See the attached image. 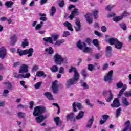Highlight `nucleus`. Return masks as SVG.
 <instances>
[{
	"mask_svg": "<svg viewBox=\"0 0 131 131\" xmlns=\"http://www.w3.org/2000/svg\"><path fill=\"white\" fill-rule=\"evenodd\" d=\"M79 15V12H78V9L75 8L72 12L71 15L69 17V19L71 20H73V18H74V16H78Z\"/></svg>",
	"mask_w": 131,
	"mask_h": 131,
	"instance_id": "obj_15",
	"label": "nucleus"
},
{
	"mask_svg": "<svg viewBox=\"0 0 131 131\" xmlns=\"http://www.w3.org/2000/svg\"><path fill=\"white\" fill-rule=\"evenodd\" d=\"M129 15V13L126 11H125L123 13L122 15L121 16H122L123 18V17H126V16H128Z\"/></svg>",
	"mask_w": 131,
	"mask_h": 131,
	"instance_id": "obj_63",
	"label": "nucleus"
},
{
	"mask_svg": "<svg viewBox=\"0 0 131 131\" xmlns=\"http://www.w3.org/2000/svg\"><path fill=\"white\" fill-rule=\"evenodd\" d=\"M115 15H116L115 13H111L107 14V18H111L112 17H114V16H115Z\"/></svg>",
	"mask_w": 131,
	"mask_h": 131,
	"instance_id": "obj_61",
	"label": "nucleus"
},
{
	"mask_svg": "<svg viewBox=\"0 0 131 131\" xmlns=\"http://www.w3.org/2000/svg\"><path fill=\"white\" fill-rule=\"evenodd\" d=\"M58 37H59V35L58 34H54L51 36V38H52V39H53V40H54V41H56V40L58 39Z\"/></svg>",
	"mask_w": 131,
	"mask_h": 131,
	"instance_id": "obj_49",
	"label": "nucleus"
},
{
	"mask_svg": "<svg viewBox=\"0 0 131 131\" xmlns=\"http://www.w3.org/2000/svg\"><path fill=\"white\" fill-rule=\"evenodd\" d=\"M17 108H21V109H25V108H27V105L19 104L17 105Z\"/></svg>",
	"mask_w": 131,
	"mask_h": 131,
	"instance_id": "obj_55",
	"label": "nucleus"
},
{
	"mask_svg": "<svg viewBox=\"0 0 131 131\" xmlns=\"http://www.w3.org/2000/svg\"><path fill=\"white\" fill-rule=\"evenodd\" d=\"M25 113H23L22 112H19L17 113V116H18L19 118H24V117H25Z\"/></svg>",
	"mask_w": 131,
	"mask_h": 131,
	"instance_id": "obj_42",
	"label": "nucleus"
},
{
	"mask_svg": "<svg viewBox=\"0 0 131 131\" xmlns=\"http://www.w3.org/2000/svg\"><path fill=\"white\" fill-rule=\"evenodd\" d=\"M29 45V43L28 42V41H27V39H24V41L21 43V47L25 49V47H28Z\"/></svg>",
	"mask_w": 131,
	"mask_h": 131,
	"instance_id": "obj_35",
	"label": "nucleus"
},
{
	"mask_svg": "<svg viewBox=\"0 0 131 131\" xmlns=\"http://www.w3.org/2000/svg\"><path fill=\"white\" fill-rule=\"evenodd\" d=\"M98 14H99V11L98 10H94L93 11V15L94 17V19H97V17H98Z\"/></svg>",
	"mask_w": 131,
	"mask_h": 131,
	"instance_id": "obj_47",
	"label": "nucleus"
},
{
	"mask_svg": "<svg viewBox=\"0 0 131 131\" xmlns=\"http://www.w3.org/2000/svg\"><path fill=\"white\" fill-rule=\"evenodd\" d=\"M126 127L123 129L122 131H127L128 129H129L131 131V124L129 120L127 121L125 123Z\"/></svg>",
	"mask_w": 131,
	"mask_h": 131,
	"instance_id": "obj_23",
	"label": "nucleus"
},
{
	"mask_svg": "<svg viewBox=\"0 0 131 131\" xmlns=\"http://www.w3.org/2000/svg\"><path fill=\"white\" fill-rule=\"evenodd\" d=\"M113 76V71H110L107 74L104 76V81L110 83L112 81V77Z\"/></svg>",
	"mask_w": 131,
	"mask_h": 131,
	"instance_id": "obj_8",
	"label": "nucleus"
},
{
	"mask_svg": "<svg viewBox=\"0 0 131 131\" xmlns=\"http://www.w3.org/2000/svg\"><path fill=\"white\" fill-rule=\"evenodd\" d=\"M105 55L108 58L112 57V47L111 46H108L106 47Z\"/></svg>",
	"mask_w": 131,
	"mask_h": 131,
	"instance_id": "obj_18",
	"label": "nucleus"
},
{
	"mask_svg": "<svg viewBox=\"0 0 131 131\" xmlns=\"http://www.w3.org/2000/svg\"><path fill=\"white\" fill-rule=\"evenodd\" d=\"M28 72V66L26 64H22L19 68V73L23 74Z\"/></svg>",
	"mask_w": 131,
	"mask_h": 131,
	"instance_id": "obj_13",
	"label": "nucleus"
},
{
	"mask_svg": "<svg viewBox=\"0 0 131 131\" xmlns=\"http://www.w3.org/2000/svg\"><path fill=\"white\" fill-rule=\"evenodd\" d=\"M93 45L96 47L98 46L99 45V41H98V39H95L93 40Z\"/></svg>",
	"mask_w": 131,
	"mask_h": 131,
	"instance_id": "obj_53",
	"label": "nucleus"
},
{
	"mask_svg": "<svg viewBox=\"0 0 131 131\" xmlns=\"http://www.w3.org/2000/svg\"><path fill=\"white\" fill-rule=\"evenodd\" d=\"M54 60L55 64L57 65H61L62 63L67 64L68 60L67 58H63L62 56L57 53L54 56Z\"/></svg>",
	"mask_w": 131,
	"mask_h": 131,
	"instance_id": "obj_4",
	"label": "nucleus"
},
{
	"mask_svg": "<svg viewBox=\"0 0 131 131\" xmlns=\"http://www.w3.org/2000/svg\"><path fill=\"white\" fill-rule=\"evenodd\" d=\"M90 16H92L91 13H86L84 17L86 19V22L89 24H92V23H93V18H90Z\"/></svg>",
	"mask_w": 131,
	"mask_h": 131,
	"instance_id": "obj_22",
	"label": "nucleus"
},
{
	"mask_svg": "<svg viewBox=\"0 0 131 131\" xmlns=\"http://www.w3.org/2000/svg\"><path fill=\"white\" fill-rule=\"evenodd\" d=\"M72 72H74V77L67 80L66 84L68 88L71 86V85H73V84L77 83V81L79 79V73H78V72H77L75 68L71 67V69L69 70V73H71Z\"/></svg>",
	"mask_w": 131,
	"mask_h": 131,
	"instance_id": "obj_2",
	"label": "nucleus"
},
{
	"mask_svg": "<svg viewBox=\"0 0 131 131\" xmlns=\"http://www.w3.org/2000/svg\"><path fill=\"white\" fill-rule=\"evenodd\" d=\"M43 40L46 42H49V43H51L52 45L54 43V41H53V38H52V37H51L43 38Z\"/></svg>",
	"mask_w": 131,
	"mask_h": 131,
	"instance_id": "obj_31",
	"label": "nucleus"
},
{
	"mask_svg": "<svg viewBox=\"0 0 131 131\" xmlns=\"http://www.w3.org/2000/svg\"><path fill=\"white\" fill-rule=\"evenodd\" d=\"M81 74L82 76H83L84 78H86V77H88V74L86 73V71L85 69L82 70Z\"/></svg>",
	"mask_w": 131,
	"mask_h": 131,
	"instance_id": "obj_48",
	"label": "nucleus"
},
{
	"mask_svg": "<svg viewBox=\"0 0 131 131\" xmlns=\"http://www.w3.org/2000/svg\"><path fill=\"white\" fill-rule=\"evenodd\" d=\"M120 106V103H119V100L118 98H115L113 101V103L111 105L112 108H118Z\"/></svg>",
	"mask_w": 131,
	"mask_h": 131,
	"instance_id": "obj_16",
	"label": "nucleus"
},
{
	"mask_svg": "<svg viewBox=\"0 0 131 131\" xmlns=\"http://www.w3.org/2000/svg\"><path fill=\"white\" fill-rule=\"evenodd\" d=\"M5 6L7 8H12L13 6H14V2L11 1H7L5 2Z\"/></svg>",
	"mask_w": 131,
	"mask_h": 131,
	"instance_id": "obj_30",
	"label": "nucleus"
},
{
	"mask_svg": "<svg viewBox=\"0 0 131 131\" xmlns=\"http://www.w3.org/2000/svg\"><path fill=\"white\" fill-rule=\"evenodd\" d=\"M63 42H65V40H59L58 41H56V42L55 43V46H56V47H59Z\"/></svg>",
	"mask_w": 131,
	"mask_h": 131,
	"instance_id": "obj_37",
	"label": "nucleus"
},
{
	"mask_svg": "<svg viewBox=\"0 0 131 131\" xmlns=\"http://www.w3.org/2000/svg\"><path fill=\"white\" fill-rule=\"evenodd\" d=\"M51 12L50 13V16L51 17H54V15H55V13H56L57 9H56V7H52L51 8Z\"/></svg>",
	"mask_w": 131,
	"mask_h": 131,
	"instance_id": "obj_39",
	"label": "nucleus"
},
{
	"mask_svg": "<svg viewBox=\"0 0 131 131\" xmlns=\"http://www.w3.org/2000/svg\"><path fill=\"white\" fill-rule=\"evenodd\" d=\"M33 48H30L29 49L25 50V55H27L28 58H30V57H32V55H33Z\"/></svg>",
	"mask_w": 131,
	"mask_h": 131,
	"instance_id": "obj_17",
	"label": "nucleus"
},
{
	"mask_svg": "<svg viewBox=\"0 0 131 131\" xmlns=\"http://www.w3.org/2000/svg\"><path fill=\"white\" fill-rule=\"evenodd\" d=\"M80 85L81 86H82V88H84V90H89V85L85 82H84L83 80H81L80 82Z\"/></svg>",
	"mask_w": 131,
	"mask_h": 131,
	"instance_id": "obj_29",
	"label": "nucleus"
},
{
	"mask_svg": "<svg viewBox=\"0 0 131 131\" xmlns=\"http://www.w3.org/2000/svg\"><path fill=\"white\" fill-rule=\"evenodd\" d=\"M11 42L10 43L12 46H14L16 43V41H17V37L16 35H13L10 38Z\"/></svg>",
	"mask_w": 131,
	"mask_h": 131,
	"instance_id": "obj_28",
	"label": "nucleus"
},
{
	"mask_svg": "<svg viewBox=\"0 0 131 131\" xmlns=\"http://www.w3.org/2000/svg\"><path fill=\"white\" fill-rule=\"evenodd\" d=\"M7 54L8 52L7 51V49L5 47H2L0 48V58L1 59H5L6 56H7Z\"/></svg>",
	"mask_w": 131,
	"mask_h": 131,
	"instance_id": "obj_9",
	"label": "nucleus"
},
{
	"mask_svg": "<svg viewBox=\"0 0 131 131\" xmlns=\"http://www.w3.org/2000/svg\"><path fill=\"white\" fill-rule=\"evenodd\" d=\"M32 71H37L38 70V66L35 65L32 69Z\"/></svg>",
	"mask_w": 131,
	"mask_h": 131,
	"instance_id": "obj_59",
	"label": "nucleus"
},
{
	"mask_svg": "<svg viewBox=\"0 0 131 131\" xmlns=\"http://www.w3.org/2000/svg\"><path fill=\"white\" fill-rule=\"evenodd\" d=\"M54 122H55V124L57 126H61L62 125V123L63 122L60 119V117H56L54 119Z\"/></svg>",
	"mask_w": 131,
	"mask_h": 131,
	"instance_id": "obj_20",
	"label": "nucleus"
},
{
	"mask_svg": "<svg viewBox=\"0 0 131 131\" xmlns=\"http://www.w3.org/2000/svg\"><path fill=\"white\" fill-rule=\"evenodd\" d=\"M109 43L111 45H115L117 43V42L118 41V40L117 38H108V39Z\"/></svg>",
	"mask_w": 131,
	"mask_h": 131,
	"instance_id": "obj_27",
	"label": "nucleus"
},
{
	"mask_svg": "<svg viewBox=\"0 0 131 131\" xmlns=\"http://www.w3.org/2000/svg\"><path fill=\"white\" fill-rule=\"evenodd\" d=\"M121 103L124 105V106H125L126 107L127 106H129L130 104V103L127 101V99L125 97H122L121 98Z\"/></svg>",
	"mask_w": 131,
	"mask_h": 131,
	"instance_id": "obj_21",
	"label": "nucleus"
},
{
	"mask_svg": "<svg viewBox=\"0 0 131 131\" xmlns=\"http://www.w3.org/2000/svg\"><path fill=\"white\" fill-rule=\"evenodd\" d=\"M77 47L78 49H80V50L84 49V53H89V52L92 51V48L86 47V43H85V42H81V40H79L77 42Z\"/></svg>",
	"mask_w": 131,
	"mask_h": 131,
	"instance_id": "obj_5",
	"label": "nucleus"
},
{
	"mask_svg": "<svg viewBox=\"0 0 131 131\" xmlns=\"http://www.w3.org/2000/svg\"><path fill=\"white\" fill-rule=\"evenodd\" d=\"M110 116L108 115H103L102 116V118L105 122L107 121V120L109 118Z\"/></svg>",
	"mask_w": 131,
	"mask_h": 131,
	"instance_id": "obj_52",
	"label": "nucleus"
},
{
	"mask_svg": "<svg viewBox=\"0 0 131 131\" xmlns=\"http://www.w3.org/2000/svg\"><path fill=\"white\" fill-rule=\"evenodd\" d=\"M121 28L123 29V30L125 31L127 29V27H126V24L125 23H122L120 24Z\"/></svg>",
	"mask_w": 131,
	"mask_h": 131,
	"instance_id": "obj_45",
	"label": "nucleus"
},
{
	"mask_svg": "<svg viewBox=\"0 0 131 131\" xmlns=\"http://www.w3.org/2000/svg\"><path fill=\"white\" fill-rule=\"evenodd\" d=\"M44 96H46V97L48 99V100H50V101H54V98H53V95H52V93L50 92H46L43 94Z\"/></svg>",
	"mask_w": 131,
	"mask_h": 131,
	"instance_id": "obj_24",
	"label": "nucleus"
},
{
	"mask_svg": "<svg viewBox=\"0 0 131 131\" xmlns=\"http://www.w3.org/2000/svg\"><path fill=\"white\" fill-rule=\"evenodd\" d=\"M17 53H18L19 56H22L25 55V50H22L18 48Z\"/></svg>",
	"mask_w": 131,
	"mask_h": 131,
	"instance_id": "obj_36",
	"label": "nucleus"
},
{
	"mask_svg": "<svg viewBox=\"0 0 131 131\" xmlns=\"http://www.w3.org/2000/svg\"><path fill=\"white\" fill-rule=\"evenodd\" d=\"M59 85H58V81L55 80L52 82V91L54 94H57L59 91Z\"/></svg>",
	"mask_w": 131,
	"mask_h": 131,
	"instance_id": "obj_11",
	"label": "nucleus"
},
{
	"mask_svg": "<svg viewBox=\"0 0 131 131\" xmlns=\"http://www.w3.org/2000/svg\"><path fill=\"white\" fill-rule=\"evenodd\" d=\"M75 115V114L73 112H71L70 114H68L67 116V120L68 121L69 120H71V121H72V119H74V121H76V120H80V119H82V118L84 116V112L81 111H80L78 115L76 116L74 118V116Z\"/></svg>",
	"mask_w": 131,
	"mask_h": 131,
	"instance_id": "obj_3",
	"label": "nucleus"
},
{
	"mask_svg": "<svg viewBox=\"0 0 131 131\" xmlns=\"http://www.w3.org/2000/svg\"><path fill=\"white\" fill-rule=\"evenodd\" d=\"M113 8H114V5H107L105 8V10H106V11H108V12H111V10H112Z\"/></svg>",
	"mask_w": 131,
	"mask_h": 131,
	"instance_id": "obj_44",
	"label": "nucleus"
},
{
	"mask_svg": "<svg viewBox=\"0 0 131 131\" xmlns=\"http://www.w3.org/2000/svg\"><path fill=\"white\" fill-rule=\"evenodd\" d=\"M13 76L15 78H29L30 77V73H28L26 75H24L14 72L13 73Z\"/></svg>",
	"mask_w": 131,
	"mask_h": 131,
	"instance_id": "obj_7",
	"label": "nucleus"
},
{
	"mask_svg": "<svg viewBox=\"0 0 131 131\" xmlns=\"http://www.w3.org/2000/svg\"><path fill=\"white\" fill-rule=\"evenodd\" d=\"M58 67L56 65H53L52 68H50V70H51L52 72H57L58 71Z\"/></svg>",
	"mask_w": 131,
	"mask_h": 131,
	"instance_id": "obj_40",
	"label": "nucleus"
},
{
	"mask_svg": "<svg viewBox=\"0 0 131 131\" xmlns=\"http://www.w3.org/2000/svg\"><path fill=\"white\" fill-rule=\"evenodd\" d=\"M75 24L76 25V26H75L76 31H80V30H81V24H80L79 18L77 17L76 18Z\"/></svg>",
	"mask_w": 131,
	"mask_h": 131,
	"instance_id": "obj_14",
	"label": "nucleus"
},
{
	"mask_svg": "<svg viewBox=\"0 0 131 131\" xmlns=\"http://www.w3.org/2000/svg\"><path fill=\"white\" fill-rule=\"evenodd\" d=\"M122 110V109L121 108H119L117 109L116 113V117L117 118H118V117H119V115H120Z\"/></svg>",
	"mask_w": 131,
	"mask_h": 131,
	"instance_id": "obj_41",
	"label": "nucleus"
},
{
	"mask_svg": "<svg viewBox=\"0 0 131 131\" xmlns=\"http://www.w3.org/2000/svg\"><path fill=\"white\" fill-rule=\"evenodd\" d=\"M60 8H63L65 5L64 0H61V1L58 4Z\"/></svg>",
	"mask_w": 131,
	"mask_h": 131,
	"instance_id": "obj_54",
	"label": "nucleus"
},
{
	"mask_svg": "<svg viewBox=\"0 0 131 131\" xmlns=\"http://www.w3.org/2000/svg\"><path fill=\"white\" fill-rule=\"evenodd\" d=\"M72 106L73 111L74 112H77V108H76V107L79 109V110H81V109H82V105L80 103L74 102L72 104Z\"/></svg>",
	"mask_w": 131,
	"mask_h": 131,
	"instance_id": "obj_12",
	"label": "nucleus"
},
{
	"mask_svg": "<svg viewBox=\"0 0 131 131\" xmlns=\"http://www.w3.org/2000/svg\"><path fill=\"white\" fill-rule=\"evenodd\" d=\"M46 112H47V108L44 106H37L34 108L33 114L34 116H37L35 118V120L37 123H41L45 119L48 118V116L47 115H40V114H42V113Z\"/></svg>",
	"mask_w": 131,
	"mask_h": 131,
	"instance_id": "obj_1",
	"label": "nucleus"
},
{
	"mask_svg": "<svg viewBox=\"0 0 131 131\" xmlns=\"http://www.w3.org/2000/svg\"><path fill=\"white\" fill-rule=\"evenodd\" d=\"M36 75L37 76H38L39 77H41V76H44V77H46L47 75H45V72L42 71H39L37 72L36 73Z\"/></svg>",
	"mask_w": 131,
	"mask_h": 131,
	"instance_id": "obj_33",
	"label": "nucleus"
},
{
	"mask_svg": "<svg viewBox=\"0 0 131 131\" xmlns=\"http://www.w3.org/2000/svg\"><path fill=\"white\" fill-rule=\"evenodd\" d=\"M45 52L49 55H52L54 53V49L52 47H49L45 49Z\"/></svg>",
	"mask_w": 131,
	"mask_h": 131,
	"instance_id": "obj_32",
	"label": "nucleus"
},
{
	"mask_svg": "<svg viewBox=\"0 0 131 131\" xmlns=\"http://www.w3.org/2000/svg\"><path fill=\"white\" fill-rule=\"evenodd\" d=\"M116 86L117 89H122L119 91V94H118V97L120 98L122 95H123V93H124V91L126 90V89H127V86L126 85H123V83L121 81H120L116 84Z\"/></svg>",
	"mask_w": 131,
	"mask_h": 131,
	"instance_id": "obj_6",
	"label": "nucleus"
},
{
	"mask_svg": "<svg viewBox=\"0 0 131 131\" xmlns=\"http://www.w3.org/2000/svg\"><path fill=\"white\" fill-rule=\"evenodd\" d=\"M108 93H110V96L109 97L106 99V101L108 102V103H110L112 100H113V94H112V91L111 90H110L108 91H104L103 92V96H106V95L108 94Z\"/></svg>",
	"mask_w": 131,
	"mask_h": 131,
	"instance_id": "obj_10",
	"label": "nucleus"
},
{
	"mask_svg": "<svg viewBox=\"0 0 131 131\" xmlns=\"http://www.w3.org/2000/svg\"><path fill=\"white\" fill-rule=\"evenodd\" d=\"M85 103L87 105H88V106H90V107H93V106H94V105L91 104V103H90V99H87L85 100Z\"/></svg>",
	"mask_w": 131,
	"mask_h": 131,
	"instance_id": "obj_58",
	"label": "nucleus"
},
{
	"mask_svg": "<svg viewBox=\"0 0 131 131\" xmlns=\"http://www.w3.org/2000/svg\"><path fill=\"white\" fill-rule=\"evenodd\" d=\"M95 120V118L94 116H92L88 121L86 124V127L88 128H92V126L93 125V123H94V121Z\"/></svg>",
	"mask_w": 131,
	"mask_h": 131,
	"instance_id": "obj_19",
	"label": "nucleus"
},
{
	"mask_svg": "<svg viewBox=\"0 0 131 131\" xmlns=\"http://www.w3.org/2000/svg\"><path fill=\"white\" fill-rule=\"evenodd\" d=\"M42 28L41 25L37 24L35 27L36 30H39Z\"/></svg>",
	"mask_w": 131,
	"mask_h": 131,
	"instance_id": "obj_56",
	"label": "nucleus"
},
{
	"mask_svg": "<svg viewBox=\"0 0 131 131\" xmlns=\"http://www.w3.org/2000/svg\"><path fill=\"white\" fill-rule=\"evenodd\" d=\"M9 92L10 91H9V90H8L7 89L4 90V92H3V96L4 97H7V95H8V94H9Z\"/></svg>",
	"mask_w": 131,
	"mask_h": 131,
	"instance_id": "obj_57",
	"label": "nucleus"
},
{
	"mask_svg": "<svg viewBox=\"0 0 131 131\" xmlns=\"http://www.w3.org/2000/svg\"><path fill=\"white\" fill-rule=\"evenodd\" d=\"M123 47V43L118 40L117 43L115 45V48L117 50H121Z\"/></svg>",
	"mask_w": 131,
	"mask_h": 131,
	"instance_id": "obj_25",
	"label": "nucleus"
},
{
	"mask_svg": "<svg viewBox=\"0 0 131 131\" xmlns=\"http://www.w3.org/2000/svg\"><path fill=\"white\" fill-rule=\"evenodd\" d=\"M4 84L6 85V88H7L8 90H12V88H13V86L12 85V83L10 82H4Z\"/></svg>",
	"mask_w": 131,
	"mask_h": 131,
	"instance_id": "obj_38",
	"label": "nucleus"
},
{
	"mask_svg": "<svg viewBox=\"0 0 131 131\" xmlns=\"http://www.w3.org/2000/svg\"><path fill=\"white\" fill-rule=\"evenodd\" d=\"M88 69L90 71H93V70L95 69V66H94V64H89L88 66Z\"/></svg>",
	"mask_w": 131,
	"mask_h": 131,
	"instance_id": "obj_46",
	"label": "nucleus"
},
{
	"mask_svg": "<svg viewBox=\"0 0 131 131\" xmlns=\"http://www.w3.org/2000/svg\"><path fill=\"white\" fill-rule=\"evenodd\" d=\"M20 83L21 85H22V86H23V88H25V89H26L27 88V86H26V85H25V81H20Z\"/></svg>",
	"mask_w": 131,
	"mask_h": 131,
	"instance_id": "obj_60",
	"label": "nucleus"
},
{
	"mask_svg": "<svg viewBox=\"0 0 131 131\" xmlns=\"http://www.w3.org/2000/svg\"><path fill=\"white\" fill-rule=\"evenodd\" d=\"M59 72V73H62V74H64V68H63V67H61L60 68Z\"/></svg>",
	"mask_w": 131,
	"mask_h": 131,
	"instance_id": "obj_62",
	"label": "nucleus"
},
{
	"mask_svg": "<svg viewBox=\"0 0 131 131\" xmlns=\"http://www.w3.org/2000/svg\"><path fill=\"white\" fill-rule=\"evenodd\" d=\"M70 35V33L69 32V31H64L63 32L62 36H63V37H67V36H68V35Z\"/></svg>",
	"mask_w": 131,
	"mask_h": 131,
	"instance_id": "obj_50",
	"label": "nucleus"
},
{
	"mask_svg": "<svg viewBox=\"0 0 131 131\" xmlns=\"http://www.w3.org/2000/svg\"><path fill=\"white\" fill-rule=\"evenodd\" d=\"M41 83H42V82H38L37 83H36L34 86L36 90H38L39 89H40V86H41Z\"/></svg>",
	"mask_w": 131,
	"mask_h": 131,
	"instance_id": "obj_43",
	"label": "nucleus"
},
{
	"mask_svg": "<svg viewBox=\"0 0 131 131\" xmlns=\"http://www.w3.org/2000/svg\"><path fill=\"white\" fill-rule=\"evenodd\" d=\"M122 19H123V16H117L114 17L113 21H114L115 22H118L119 21H121V20H122Z\"/></svg>",
	"mask_w": 131,
	"mask_h": 131,
	"instance_id": "obj_34",
	"label": "nucleus"
},
{
	"mask_svg": "<svg viewBox=\"0 0 131 131\" xmlns=\"http://www.w3.org/2000/svg\"><path fill=\"white\" fill-rule=\"evenodd\" d=\"M109 66V64L108 63H105L103 65V67L102 68V70H103V71H105V70H107V69H108V67Z\"/></svg>",
	"mask_w": 131,
	"mask_h": 131,
	"instance_id": "obj_51",
	"label": "nucleus"
},
{
	"mask_svg": "<svg viewBox=\"0 0 131 131\" xmlns=\"http://www.w3.org/2000/svg\"><path fill=\"white\" fill-rule=\"evenodd\" d=\"M64 26H66V27H67V28L69 29V30H71V31H73V29L72 28V25L68 21H66L63 23Z\"/></svg>",
	"mask_w": 131,
	"mask_h": 131,
	"instance_id": "obj_26",
	"label": "nucleus"
},
{
	"mask_svg": "<svg viewBox=\"0 0 131 131\" xmlns=\"http://www.w3.org/2000/svg\"><path fill=\"white\" fill-rule=\"evenodd\" d=\"M101 31L102 32H106L107 31V28L106 27L103 26L101 27Z\"/></svg>",
	"mask_w": 131,
	"mask_h": 131,
	"instance_id": "obj_64",
	"label": "nucleus"
}]
</instances>
